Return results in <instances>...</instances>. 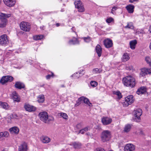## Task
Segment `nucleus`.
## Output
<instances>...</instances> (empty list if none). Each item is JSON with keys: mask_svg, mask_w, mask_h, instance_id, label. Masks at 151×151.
<instances>
[{"mask_svg": "<svg viewBox=\"0 0 151 151\" xmlns=\"http://www.w3.org/2000/svg\"><path fill=\"white\" fill-rule=\"evenodd\" d=\"M122 81L124 85L127 86L132 88L135 86V79L131 76H127L123 78Z\"/></svg>", "mask_w": 151, "mask_h": 151, "instance_id": "obj_1", "label": "nucleus"}, {"mask_svg": "<svg viewBox=\"0 0 151 151\" xmlns=\"http://www.w3.org/2000/svg\"><path fill=\"white\" fill-rule=\"evenodd\" d=\"M11 15L9 14H5L3 13H1L0 15V27H3L6 26L7 22V18L10 17Z\"/></svg>", "mask_w": 151, "mask_h": 151, "instance_id": "obj_2", "label": "nucleus"}, {"mask_svg": "<svg viewBox=\"0 0 151 151\" xmlns=\"http://www.w3.org/2000/svg\"><path fill=\"white\" fill-rule=\"evenodd\" d=\"M111 132L108 130H105L103 131L101 137V141L103 142H105L109 140L111 138Z\"/></svg>", "mask_w": 151, "mask_h": 151, "instance_id": "obj_3", "label": "nucleus"}, {"mask_svg": "<svg viewBox=\"0 0 151 151\" xmlns=\"http://www.w3.org/2000/svg\"><path fill=\"white\" fill-rule=\"evenodd\" d=\"M39 116L40 120L45 123L47 122L48 119V122L54 120V118L52 117H51V119L48 118V114L46 112H40L39 114Z\"/></svg>", "mask_w": 151, "mask_h": 151, "instance_id": "obj_4", "label": "nucleus"}, {"mask_svg": "<svg viewBox=\"0 0 151 151\" xmlns=\"http://www.w3.org/2000/svg\"><path fill=\"white\" fill-rule=\"evenodd\" d=\"M142 111L140 109H138L134 110L133 112L134 121L137 122H139L141 120L140 116L142 114Z\"/></svg>", "mask_w": 151, "mask_h": 151, "instance_id": "obj_5", "label": "nucleus"}, {"mask_svg": "<svg viewBox=\"0 0 151 151\" xmlns=\"http://www.w3.org/2000/svg\"><path fill=\"white\" fill-rule=\"evenodd\" d=\"M82 101H83L85 104L89 107L92 106L91 103L89 100L83 96H82L78 98V100L76 101V103L75 105V106L79 105L81 103Z\"/></svg>", "mask_w": 151, "mask_h": 151, "instance_id": "obj_6", "label": "nucleus"}, {"mask_svg": "<svg viewBox=\"0 0 151 151\" xmlns=\"http://www.w3.org/2000/svg\"><path fill=\"white\" fill-rule=\"evenodd\" d=\"M20 27L23 30L29 32L30 29V25L29 23L25 22H22L20 24Z\"/></svg>", "mask_w": 151, "mask_h": 151, "instance_id": "obj_7", "label": "nucleus"}, {"mask_svg": "<svg viewBox=\"0 0 151 151\" xmlns=\"http://www.w3.org/2000/svg\"><path fill=\"white\" fill-rule=\"evenodd\" d=\"M74 4L76 7L78 9L79 12H82L84 11L85 9L83 6L80 0L75 1Z\"/></svg>", "mask_w": 151, "mask_h": 151, "instance_id": "obj_8", "label": "nucleus"}, {"mask_svg": "<svg viewBox=\"0 0 151 151\" xmlns=\"http://www.w3.org/2000/svg\"><path fill=\"white\" fill-rule=\"evenodd\" d=\"M124 103L125 106H128L134 102V99L133 96L132 95H130L127 96L125 98Z\"/></svg>", "mask_w": 151, "mask_h": 151, "instance_id": "obj_9", "label": "nucleus"}, {"mask_svg": "<svg viewBox=\"0 0 151 151\" xmlns=\"http://www.w3.org/2000/svg\"><path fill=\"white\" fill-rule=\"evenodd\" d=\"M9 42L8 37L6 35H2L0 36V44L4 45Z\"/></svg>", "mask_w": 151, "mask_h": 151, "instance_id": "obj_10", "label": "nucleus"}, {"mask_svg": "<svg viewBox=\"0 0 151 151\" xmlns=\"http://www.w3.org/2000/svg\"><path fill=\"white\" fill-rule=\"evenodd\" d=\"M101 122L104 125H107L111 123L112 119L111 118L107 117H103L101 119Z\"/></svg>", "mask_w": 151, "mask_h": 151, "instance_id": "obj_11", "label": "nucleus"}, {"mask_svg": "<svg viewBox=\"0 0 151 151\" xmlns=\"http://www.w3.org/2000/svg\"><path fill=\"white\" fill-rule=\"evenodd\" d=\"M24 108L26 111L29 112L35 111L36 110L35 107L26 104H24Z\"/></svg>", "mask_w": 151, "mask_h": 151, "instance_id": "obj_12", "label": "nucleus"}, {"mask_svg": "<svg viewBox=\"0 0 151 151\" xmlns=\"http://www.w3.org/2000/svg\"><path fill=\"white\" fill-rule=\"evenodd\" d=\"M3 1L6 5L9 7L14 6L16 3L15 0H3Z\"/></svg>", "mask_w": 151, "mask_h": 151, "instance_id": "obj_13", "label": "nucleus"}, {"mask_svg": "<svg viewBox=\"0 0 151 151\" xmlns=\"http://www.w3.org/2000/svg\"><path fill=\"white\" fill-rule=\"evenodd\" d=\"M104 43L105 47L107 48L111 47L113 45L112 41L109 39L105 40Z\"/></svg>", "mask_w": 151, "mask_h": 151, "instance_id": "obj_14", "label": "nucleus"}, {"mask_svg": "<svg viewBox=\"0 0 151 151\" xmlns=\"http://www.w3.org/2000/svg\"><path fill=\"white\" fill-rule=\"evenodd\" d=\"M134 146L132 144H127L124 147V151H134Z\"/></svg>", "mask_w": 151, "mask_h": 151, "instance_id": "obj_15", "label": "nucleus"}, {"mask_svg": "<svg viewBox=\"0 0 151 151\" xmlns=\"http://www.w3.org/2000/svg\"><path fill=\"white\" fill-rule=\"evenodd\" d=\"M147 91V89L146 87L142 86L138 89L136 91V93L138 95L144 94Z\"/></svg>", "mask_w": 151, "mask_h": 151, "instance_id": "obj_16", "label": "nucleus"}, {"mask_svg": "<svg viewBox=\"0 0 151 151\" xmlns=\"http://www.w3.org/2000/svg\"><path fill=\"white\" fill-rule=\"evenodd\" d=\"M40 140L44 144H47L50 142L51 139L47 136H42L40 138Z\"/></svg>", "mask_w": 151, "mask_h": 151, "instance_id": "obj_17", "label": "nucleus"}, {"mask_svg": "<svg viewBox=\"0 0 151 151\" xmlns=\"http://www.w3.org/2000/svg\"><path fill=\"white\" fill-rule=\"evenodd\" d=\"M27 143L24 142L19 147L18 151H27Z\"/></svg>", "mask_w": 151, "mask_h": 151, "instance_id": "obj_18", "label": "nucleus"}, {"mask_svg": "<svg viewBox=\"0 0 151 151\" xmlns=\"http://www.w3.org/2000/svg\"><path fill=\"white\" fill-rule=\"evenodd\" d=\"M15 87L19 89L24 88L25 87V86L22 83L19 82H17L15 84Z\"/></svg>", "mask_w": 151, "mask_h": 151, "instance_id": "obj_19", "label": "nucleus"}, {"mask_svg": "<svg viewBox=\"0 0 151 151\" xmlns=\"http://www.w3.org/2000/svg\"><path fill=\"white\" fill-rule=\"evenodd\" d=\"M12 97L14 100L19 102L20 101V98L18 96V94L16 91H13L12 93Z\"/></svg>", "mask_w": 151, "mask_h": 151, "instance_id": "obj_20", "label": "nucleus"}, {"mask_svg": "<svg viewBox=\"0 0 151 151\" xmlns=\"http://www.w3.org/2000/svg\"><path fill=\"white\" fill-rule=\"evenodd\" d=\"M9 131L12 134H18L19 133V130L17 127H14L9 129Z\"/></svg>", "mask_w": 151, "mask_h": 151, "instance_id": "obj_21", "label": "nucleus"}, {"mask_svg": "<svg viewBox=\"0 0 151 151\" xmlns=\"http://www.w3.org/2000/svg\"><path fill=\"white\" fill-rule=\"evenodd\" d=\"M96 51L99 57H100L102 53V49L101 46L98 45L96 47Z\"/></svg>", "mask_w": 151, "mask_h": 151, "instance_id": "obj_22", "label": "nucleus"}, {"mask_svg": "<svg viewBox=\"0 0 151 151\" xmlns=\"http://www.w3.org/2000/svg\"><path fill=\"white\" fill-rule=\"evenodd\" d=\"M134 8V6L132 5H128L126 7V8L128 11V12L130 13H133Z\"/></svg>", "mask_w": 151, "mask_h": 151, "instance_id": "obj_23", "label": "nucleus"}, {"mask_svg": "<svg viewBox=\"0 0 151 151\" xmlns=\"http://www.w3.org/2000/svg\"><path fill=\"white\" fill-rule=\"evenodd\" d=\"M137 43L136 40H134L130 42L129 45L130 48L132 49H134L135 48L136 45Z\"/></svg>", "mask_w": 151, "mask_h": 151, "instance_id": "obj_24", "label": "nucleus"}, {"mask_svg": "<svg viewBox=\"0 0 151 151\" xmlns=\"http://www.w3.org/2000/svg\"><path fill=\"white\" fill-rule=\"evenodd\" d=\"M140 72L139 73L140 76L141 77H143L147 74V70L146 69V68H142L140 70Z\"/></svg>", "mask_w": 151, "mask_h": 151, "instance_id": "obj_25", "label": "nucleus"}, {"mask_svg": "<svg viewBox=\"0 0 151 151\" xmlns=\"http://www.w3.org/2000/svg\"><path fill=\"white\" fill-rule=\"evenodd\" d=\"M131 127V125L129 124H127L126 125L124 128V132H129L130 131Z\"/></svg>", "mask_w": 151, "mask_h": 151, "instance_id": "obj_26", "label": "nucleus"}, {"mask_svg": "<svg viewBox=\"0 0 151 151\" xmlns=\"http://www.w3.org/2000/svg\"><path fill=\"white\" fill-rule=\"evenodd\" d=\"M45 101V97L44 95H39L38 97L37 101L39 103H43Z\"/></svg>", "mask_w": 151, "mask_h": 151, "instance_id": "obj_27", "label": "nucleus"}, {"mask_svg": "<svg viewBox=\"0 0 151 151\" xmlns=\"http://www.w3.org/2000/svg\"><path fill=\"white\" fill-rule=\"evenodd\" d=\"M113 93L116 96L117 98L119 99H120L122 97V94L119 91H114L113 92Z\"/></svg>", "mask_w": 151, "mask_h": 151, "instance_id": "obj_28", "label": "nucleus"}, {"mask_svg": "<svg viewBox=\"0 0 151 151\" xmlns=\"http://www.w3.org/2000/svg\"><path fill=\"white\" fill-rule=\"evenodd\" d=\"M9 135V133L7 132H0V138L3 137H7Z\"/></svg>", "mask_w": 151, "mask_h": 151, "instance_id": "obj_29", "label": "nucleus"}, {"mask_svg": "<svg viewBox=\"0 0 151 151\" xmlns=\"http://www.w3.org/2000/svg\"><path fill=\"white\" fill-rule=\"evenodd\" d=\"M72 144L74 147L75 148H79L82 145L80 143L76 142H73Z\"/></svg>", "mask_w": 151, "mask_h": 151, "instance_id": "obj_30", "label": "nucleus"}, {"mask_svg": "<svg viewBox=\"0 0 151 151\" xmlns=\"http://www.w3.org/2000/svg\"><path fill=\"white\" fill-rule=\"evenodd\" d=\"M129 59V57L127 53H124L122 57V60L123 61H126Z\"/></svg>", "mask_w": 151, "mask_h": 151, "instance_id": "obj_31", "label": "nucleus"}, {"mask_svg": "<svg viewBox=\"0 0 151 151\" xmlns=\"http://www.w3.org/2000/svg\"><path fill=\"white\" fill-rule=\"evenodd\" d=\"M102 71V70L101 69H99L96 68H94L93 70V73H100Z\"/></svg>", "mask_w": 151, "mask_h": 151, "instance_id": "obj_32", "label": "nucleus"}, {"mask_svg": "<svg viewBox=\"0 0 151 151\" xmlns=\"http://www.w3.org/2000/svg\"><path fill=\"white\" fill-rule=\"evenodd\" d=\"M7 76L3 77L0 80V82L4 84L7 82Z\"/></svg>", "mask_w": 151, "mask_h": 151, "instance_id": "obj_33", "label": "nucleus"}, {"mask_svg": "<svg viewBox=\"0 0 151 151\" xmlns=\"http://www.w3.org/2000/svg\"><path fill=\"white\" fill-rule=\"evenodd\" d=\"M43 36L42 35H35L33 37V39L35 40H41L42 39Z\"/></svg>", "mask_w": 151, "mask_h": 151, "instance_id": "obj_34", "label": "nucleus"}, {"mask_svg": "<svg viewBox=\"0 0 151 151\" xmlns=\"http://www.w3.org/2000/svg\"><path fill=\"white\" fill-rule=\"evenodd\" d=\"M0 105L4 109H7L8 106V104L7 103L1 101H0Z\"/></svg>", "mask_w": 151, "mask_h": 151, "instance_id": "obj_35", "label": "nucleus"}, {"mask_svg": "<svg viewBox=\"0 0 151 151\" xmlns=\"http://www.w3.org/2000/svg\"><path fill=\"white\" fill-rule=\"evenodd\" d=\"M69 43L70 44L74 45L76 44H78L79 42L76 38H75L74 40H70L69 42Z\"/></svg>", "mask_w": 151, "mask_h": 151, "instance_id": "obj_36", "label": "nucleus"}, {"mask_svg": "<svg viewBox=\"0 0 151 151\" xmlns=\"http://www.w3.org/2000/svg\"><path fill=\"white\" fill-rule=\"evenodd\" d=\"M60 114V116L63 117V119H68V116L67 114L66 113H60L59 114Z\"/></svg>", "mask_w": 151, "mask_h": 151, "instance_id": "obj_37", "label": "nucleus"}, {"mask_svg": "<svg viewBox=\"0 0 151 151\" xmlns=\"http://www.w3.org/2000/svg\"><path fill=\"white\" fill-rule=\"evenodd\" d=\"M145 61L147 63L149 64V65L151 66V59L148 56H147L145 57Z\"/></svg>", "mask_w": 151, "mask_h": 151, "instance_id": "obj_38", "label": "nucleus"}, {"mask_svg": "<svg viewBox=\"0 0 151 151\" xmlns=\"http://www.w3.org/2000/svg\"><path fill=\"white\" fill-rule=\"evenodd\" d=\"M126 29H134V27L131 23H128L127 25L124 27Z\"/></svg>", "mask_w": 151, "mask_h": 151, "instance_id": "obj_39", "label": "nucleus"}, {"mask_svg": "<svg viewBox=\"0 0 151 151\" xmlns=\"http://www.w3.org/2000/svg\"><path fill=\"white\" fill-rule=\"evenodd\" d=\"M114 21V19L111 17L107 18L106 20V22L108 24L110 23L111 22H113Z\"/></svg>", "mask_w": 151, "mask_h": 151, "instance_id": "obj_40", "label": "nucleus"}, {"mask_svg": "<svg viewBox=\"0 0 151 151\" xmlns=\"http://www.w3.org/2000/svg\"><path fill=\"white\" fill-rule=\"evenodd\" d=\"M91 85L93 87H95L97 86L98 85L97 83L94 81H92L90 83Z\"/></svg>", "mask_w": 151, "mask_h": 151, "instance_id": "obj_41", "label": "nucleus"}, {"mask_svg": "<svg viewBox=\"0 0 151 151\" xmlns=\"http://www.w3.org/2000/svg\"><path fill=\"white\" fill-rule=\"evenodd\" d=\"M83 38V39L85 42H89L91 40V38L89 37H84Z\"/></svg>", "mask_w": 151, "mask_h": 151, "instance_id": "obj_42", "label": "nucleus"}, {"mask_svg": "<svg viewBox=\"0 0 151 151\" xmlns=\"http://www.w3.org/2000/svg\"><path fill=\"white\" fill-rule=\"evenodd\" d=\"M7 82H11L13 80V78L11 76H7Z\"/></svg>", "mask_w": 151, "mask_h": 151, "instance_id": "obj_43", "label": "nucleus"}, {"mask_svg": "<svg viewBox=\"0 0 151 151\" xmlns=\"http://www.w3.org/2000/svg\"><path fill=\"white\" fill-rule=\"evenodd\" d=\"M78 73H76L73 74L71 76L72 77H73L75 78H78L79 77V76H78Z\"/></svg>", "mask_w": 151, "mask_h": 151, "instance_id": "obj_44", "label": "nucleus"}, {"mask_svg": "<svg viewBox=\"0 0 151 151\" xmlns=\"http://www.w3.org/2000/svg\"><path fill=\"white\" fill-rule=\"evenodd\" d=\"M94 151H105L103 149V148L101 147H98L96 149H95L94 150Z\"/></svg>", "mask_w": 151, "mask_h": 151, "instance_id": "obj_45", "label": "nucleus"}, {"mask_svg": "<svg viewBox=\"0 0 151 151\" xmlns=\"http://www.w3.org/2000/svg\"><path fill=\"white\" fill-rule=\"evenodd\" d=\"M52 75H48L46 76V78L47 79H49L51 77H53L54 74L53 73H51Z\"/></svg>", "mask_w": 151, "mask_h": 151, "instance_id": "obj_46", "label": "nucleus"}, {"mask_svg": "<svg viewBox=\"0 0 151 151\" xmlns=\"http://www.w3.org/2000/svg\"><path fill=\"white\" fill-rule=\"evenodd\" d=\"M89 127L88 126L83 129V130L84 132H86L88 131L89 129Z\"/></svg>", "mask_w": 151, "mask_h": 151, "instance_id": "obj_47", "label": "nucleus"}, {"mask_svg": "<svg viewBox=\"0 0 151 151\" xmlns=\"http://www.w3.org/2000/svg\"><path fill=\"white\" fill-rule=\"evenodd\" d=\"M146 69L147 70V74L151 73V68H146Z\"/></svg>", "mask_w": 151, "mask_h": 151, "instance_id": "obj_48", "label": "nucleus"}, {"mask_svg": "<svg viewBox=\"0 0 151 151\" xmlns=\"http://www.w3.org/2000/svg\"><path fill=\"white\" fill-rule=\"evenodd\" d=\"M117 9V7H115V6H114L113 7V8H112V9L111 10V13H112V14H114L113 12V11H114L115 10H116Z\"/></svg>", "mask_w": 151, "mask_h": 151, "instance_id": "obj_49", "label": "nucleus"}, {"mask_svg": "<svg viewBox=\"0 0 151 151\" xmlns=\"http://www.w3.org/2000/svg\"><path fill=\"white\" fill-rule=\"evenodd\" d=\"M85 132L83 131V129H81L78 132V134H79L80 133H81L82 134H83Z\"/></svg>", "mask_w": 151, "mask_h": 151, "instance_id": "obj_50", "label": "nucleus"}, {"mask_svg": "<svg viewBox=\"0 0 151 151\" xmlns=\"http://www.w3.org/2000/svg\"><path fill=\"white\" fill-rule=\"evenodd\" d=\"M137 0H129V1L131 3H133V2L136 1Z\"/></svg>", "mask_w": 151, "mask_h": 151, "instance_id": "obj_51", "label": "nucleus"}, {"mask_svg": "<svg viewBox=\"0 0 151 151\" xmlns=\"http://www.w3.org/2000/svg\"><path fill=\"white\" fill-rule=\"evenodd\" d=\"M149 31V32L150 33H151V26H150V27Z\"/></svg>", "mask_w": 151, "mask_h": 151, "instance_id": "obj_52", "label": "nucleus"}, {"mask_svg": "<svg viewBox=\"0 0 151 151\" xmlns=\"http://www.w3.org/2000/svg\"><path fill=\"white\" fill-rule=\"evenodd\" d=\"M60 25V24L59 23H57L56 24V25L57 27H58Z\"/></svg>", "mask_w": 151, "mask_h": 151, "instance_id": "obj_53", "label": "nucleus"}, {"mask_svg": "<svg viewBox=\"0 0 151 151\" xmlns=\"http://www.w3.org/2000/svg\"><path fill=\"white\" fill-rule=\"evenodd\" d=\"M140 134H143V132L142 131H140L139 132Z\"/></svg>", "mask_w": 151, "mask_h": 151, "instance_id": "obj_54", "label": "nucleus"}, {"mask_svg": "<svg viewBox=\"0 0 151 151\" xmlns=\"http://www.w3.org/2000/svg\"><path fill=\"white\" fill-rule=\"evenodd\" d=\"M79 73L80 74H84V73H82V72L81 71H80V72Z\"/></svg>", "mask_w": 151, "mask_h": 151, "instance_id": "obj_55", "label": "nucleus"}, {"mask_svg": "<svg viewBox=\"0 0 151 151\" xmlns=\"http://www.w3.org/2000/svg\"><path fill=\"white\" fill-rule=\"evenodd\" d=\"M61 87H65V86H64V85H61Z\"/></svg>", "mask_w": 151, "mask_h": 151, "instance_id": "obj_56", "label": "nucleus"}, {"mask_svg": "<svg viewBox=\"0 0 151 151\" xmlns=\"http://www.w3.org/2000/svg\"><path fill=\"white\" fill-rule=\"evenodd\" d=\"M126 68H127V69H129V67H127Z\"/></svg>", "mask_w": 151, "mask_h": 151, "instance_id": "obj_57", "label": "nucleus"}, {"mask_svg": "<svg viewBox=\"0 0 151 151\" xmlns=\"http://www.w3.org/2000/svg\"><path fill=\"white\" fill-rule=\"evenodd\" d=\"M44 86V85H42V86H42H42Z\"/></svg>", "mask_w": 151, "mask_h": 151, "instance_id": "obj_58", "label": "nucleus"}, {"mask_svg": "<svg viewBox=\"0 0 151 151\" xmlns=\"http://www.w3.org/2000/svg\"><path fill=\"white\" fill-rule=\"evenodd\" d=\"M2 151H4V150H2Z\"/></svg>", "mask_w": 151, "mask_h": 151, "instance_id": "obj_59", "label": "nucleus"}]
</instances>
